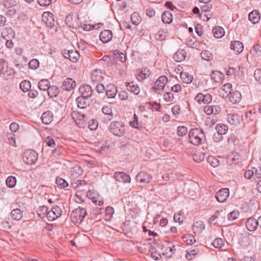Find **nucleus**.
<instances>
[{"label": "nucleus", "mask_w": 261, "mask_h": 261, "mask_svg": "<svg viewBox=\"0 0 261 261\" xmlns=\"http://www.w3.org/2000/svg\"><path fill=\"white\" fill-rule=\"evenodd\" d=\"M180 76L183 82L186 84L191 83L193 80V75L186 72H181Z\"/></svg>", "instance_id": "nucleus-36"}, {"label": "nucleus", "mask_w": 261, "mask_h": 261, "mask_svg": "<svg viewBox=\"0 0 261 261\" xmlns=\"http://www.w3.org/2000/svg\"><path fill=\"white\" fill-rule=\"evenodd\" d=\"M53 114L49 111L45 112L43 113L41 119L44 124H49L53 120Z\"/></svg>", "instance_id": "nucleus-33"}, {"label": "nucleus", "mask_w": 261, "mask_h": 261, "mask_svg": "<svg viewBox=\"0 0 261 261\" xmlns=\"http://www.w3.org/2000/svg\"><path fill=\"white\" fill-rule=\"evenodd\" d=\"M239 214V211L234 210L227 215V219L229 221H232L238 218Z\"/></svg>", "instance_id": "nucleus-52"}, {"label": "nucleus", "mask_w": 261, "mask_h": 261, "mask_svg": "<svg viewBox=\"0 0 261 261\" xmlns=\"http://www.w3.org/2000/svg\"><path fill=\"white\" fill-rule=\"evenodd\" d=\"M88 98L82 96H79L76 99V102L77 106L80 109H84L89 106V101Z\"/></svg>", "instance_id": "nucleus-28"}, {"label": "nucleus", "mask_w": 261, "mask_h": 261, "mask_svg": "<svg viewBox=\"0 0 261 261\" xmlns=\"http://www.w3.org/2000/svg\"><path fill=\"white\" fill-rule=\"evenodd\" d=\"M230 48L236 53L240 54L243 51L244 45L240 41H234L233 42H231L230 44Z\"/></svg>", "instance_id": "nucleus-25"}, {"label": "nucleus", "mask_w": 261, "mask_h": 261, "mask_svg": "<svg viewBox=\"0 0 261 261\" xmlns=\"http://www.w3.org/2000/svg\"><path fill=\"white\" fill-rule=\"evenodd\" d=\"M62 213V211L60 207L58 205L54 206L47 214V219L49 221H53L60 217Z\"/></svg>", "instance_id": "nucleus-7"}, {"label": "nucleus", "mask_w": 261, "mask_h": 261, "mask_svg": "<svg viewBox=\"0 0 261 261\" xmlns=\"http://www.w3.org/2000/svg\"><path fill=\"white\" fill-rule=\"evenodd\" d=\"M188 129L184 126H178L177 128V134L179 136L182 137L187 134Z\"/></svg>", "instance_id": "nucleus-59"}, {"label": "nucleus", "mask_w": 261, "mask_h": 261, "mask_svg": "<svg viewBox=\"0 0 261 261\" xmlns=\"http://www.w3.org/2000/svg\"><path fill=\"white\" fill-rule=\"evenodd\" d=\"M154 37L156 40L162 41L166 39L167 37L166 33L163 30H160L155 34Z\"/></svg>", "instance_id": "nucleus-51"}, {"label": "nucleus", "mask_w": 261, "mask_h": 261, "mask_svg": "<svg viewBox=\"0 0 261 261\" xmlns=\"http://www.w3.org/2000/svg\"><path fill=\"white\" fill-rule=\"evenodd\" d=\"M227 121L232 125H237L239 123V117L237 114H229L227 116Z\"/></svg>", "instance_id": "nucleus-38"}, {"label": "nucleus", "mask_w": 261, "mask_h": 261, "mask_svg": "<svg viewBox=\"0 0 261 261\" xmlns=\"http://www.w3.org/2000/svg\"><path fill=\"white\" fill-rule=\"evenodd\" d=\"M213 245L215 248L220 249L224 246L223 241L220 238H217L213 242Z\"/></svg>", "instance_id": "nucleus-54"}, {"label": "nucleus", "mask_w": 261, "mask_h": 261, "mask_svg": "<svg viewBox=\"0 0 261 261\" xmlns=\"http://www.w3.org/2000/svg\"><path fill=\"white\" fill-rule=\"evenodd\" d=\"M73 15L72 14H68L65 19V22L67 25H68L69 27H73Z\"/></svg>", "instance_id": "nucleus-63"}, {"label": "nucleus", "mask_w": 261, "mask_h": 261, "mask_svg": "<svg viewBox=\"0 0 261 261\" xmlns=\"http://www.w3.org/2000/svg\"><path fill=\"white\" fill-rule=\"evenodd\" d=\"M38 154L34 150L28 149L23 153L22 159L24 162L28 165H33L38 160Z\"/></svg>", "instance_id": "nucleus-3"}, {"label": "nucleus", "mask_w": 261, "mask_h": 261, "mask_svg": "<svg viewBox=\"0 0 261 261\" xmlns=\"http://www.w3.org/2000/svg\"><path fill=\"white\" fill-rule=\"evenodd\" d=\"M199 252V250L197 248L192 250H190L187 251V253L186 254V257L188 260H192L193 259V257L195 255H196Z\"/></svg>", "instance_id": "nucleus-47"}, {"label": "nucleus", "mask_w": 261, "mask_h": 261, "mask_svg": "<svg viewBox=\"0 0 261 261\" xmlns=\"http://www.w3.org/2000/svg\"><path fill=\"white\" fill-rule=\"evenodd\" d=\"M257 222V219L255 218L250 217L248 219L246 222V226L247 229L249 231H254L258 225Z\"/></svg>", "instance_id": "nucleus-21"}, {"label": "nucleus", "mask_w": 261, "mask_h": 261, "mask_svg": "<svg viewBox=\"0 0 261 261\" xmlns=\"http://www.w3.org/2000/svg\"><path fill=\"white\" fill-rule=\"evenodd\" d=\"M184 240L189 245L193 244L196 242L195 237L192 234H189L185 236L184 237Z\"/></svg>", "instance_id": "nucleus-55"}, {"label": "nucleus", "mask_w": 261, "mask_h": 261, "mask_svg": "<svg viewBox=\"0 0 261 261\" xmlns=\"http://www.w3.org/2000/svg\"><path fill=\"white\" fill-rule=\"evenodd\" d=\"M56 184L62 188H66L68 186V183L64 179L57 177L56 178Z\"/></svg>", "instance_id": "nucleus-53"}, {"label": "nucleus", "mask_w": 261, "mask_h": 261, "mask_svg": "<svg viewBox=\"0 0 261 261\" xmlns=\"http://www.w3.org/2000/svg\"><path fill=\"white\" fill-rule=\"evenodd\" d=\"M83 169L79 165L73 166L71 169V175L73 178H77L83 175Z\"/></svg>", "instance_id": "nucleus-34"}, {"label": "nucleus", "mask_w": 261, "mask_h": 261, "mask_svg": "<svg viewBox=\"0 0 261 261\" xmlns=\"http://www.w3.org/2000/svg\"><path fill=\"white\" fill-rule=\"evenodd\" d=\"M228 97L230 102L233 104H236L240 102L241 99L242 95L239 91L235 90L234 91H232Z\"/></svg>", "instance_id": "nucleus-19"}, {"label": "nucleus", "mask_w": 261, "mask_h": 261, "mask_svg": "<svg viewBox=\"0 0 261 261\" xmlns=\"http://www.w3.org/2000/svg\"><path fill=\"white\" fill-rule=\"evenodd\" d=\"M29 66L30 69H36L39 67V62L38 60L34 59L30 61Z\"/></svg>", "instance_id": "nucleus-56"}, {"label": "nucleus", "mask_w": 261, "mask_h": 261, "mask_svg": "<svg viewBox=\"0 0 261 261\" xmlns=\"http://www.w3.org/2000/svg\"><path fill=\"white\" fill-rule=\"evenodd\" d=\"M149 75V71L148 68L142 69L139 73L137 74L136 77L138 81H142L147 78Z\"/></svg>", "instance_id": "nucleus-37"}, {"label": "nucleus", "mask_w": 261, "mask_h": 261, "mask_svg": "<svg viewBox=\"0 0 261 261\" xmlns=\"http://www.w3.org/2000/svg\"><path fill=\"white\" fill-rule=\"evenodd\" d=\"M205 228V225L202 221H198L193 225L192 230L195 233H200Z\"/></svg>", "instance_id": "nucleus-29"}, {"label": "nucleus", "mask_w": 261, "mask_h": 261, "mask_svg": "<svg viewBox=\"0 0 261 261\" xmlns=\"http://www.w3.org/2000/svg\"><path fill=\"white\" fill-rule=\"evenodd\" d=\"M138 116L134 114V116L132 118V120H131L129 122V124L131 126L135 128H139V124H138Z\"/></svg>", "instance_id": "nucleus-58"}, {"label": "nucleus", "mask_w": 261, "mask_h": 261, "mask_svg": "<svg viewBox=\"0 0 261 261\" xmlns=\"http://www.w3.org/2000/svg\"><path fill=\"white\" fill-rule=\"evenodd\" d=\"M168 82V79L166 76L163 75L159 77L152 87V90L156 93H160Z\"/></svg>", "instance_id": "nucleus-4"}, {"label": "nucleus", "mask_w": 261, "mask_h": 261, "mask_svg": "<svg viewBox=\"0 0 261 261\" xmlns=\"http://www.w3.org/2000/svg\"><path fill=\"white\" fill-rule=\"evenodd\" d=\"M117 92V88L113 84H110L107 86L106 89V93L109 98H114Z\"/></svg>", "instance_id": "nucleus-26"}, {"label": "nucleus", "mask_w": 261, "mask_h": 261, "mask_svg": "<svg viewBox=\"0 0 261 261\" xmlns=\"http://www.w3.org/2000/svg\"><path fill=\"white\" fill-rule=\"evenodd\" d=\"M91 79L94 82H100L103 79V73L101 70L95 69L91 73Z\"/></svg>", "instance_id": "nucleus-22"}, {"label": "nucleus", "mask_w": 261, "mask_h": 261, "mask_svg": "<svg viewBox=\"0 0 261 261\" xmlns=\"http://www.w3.org/2000/svg\"><path fill=\"white\" fill-rule=\"evenodd\" d=\"M174 99L173 94L171 92H166L164 95V99L166 102H171Z\"/></svg>", "instance_id": "nucleus-61"}, {"label": "nucleus", "mask_w": 261, "mask_h": 261, "mask_svg": "<svg viewBox=\"0 0 261 261\" xmlns=\"http://www.w3.org/2000/svg\"><path fill=\"white\" fill-rule=\"evenodd\" d=\"M186 51L185 49H179L173 56V58L176 62H180L184 60L186 57Z\"/></svg>", "instance_id": "nucleus-30"}, {"label": "nucleus", "mask_w": 261, "mask_h": 261, "mask_svg": "<svg viewBox=\"0 0 261 261\" xmlns=\"http://www.w3.org/2000/svg\"><path fill=\"white\" fill-rule=\"evenodd\" d=\"M193 158L195 162L199 163L204 160L205 154L202 152H197L193 154Z\"/></svg>", "instance_id": "nucleus-49"}, {"label": "nucleus", "mask_w": 261, "mask_h": 261, "mask_svg": "<svg viewBox=\"0 0 261 261\" xmlns=\"http://www.w3.org/2000/svg\"><path fill=\"white\" fill-rule=\"evenodd\" d=\"M127 90L130 91L134 94L137 95L140 91V88L138 85L134 84V82H126L125 83Z\"/></svg>", "instance_id": "nucleus-27"}, {"label": "nucleus", "mask_w": 261, "mask_h": 261, "mask_svg": "<svg viewBox=\"0 0 261 261\" xmlns=\"http://www.w3.org/2000/svg\"><path fill=\"white\" fill-rule=\"evenodd\" d=\"M106 217L107 219H111L114 214V209L112 207L108 206L106 209Z\"/></svg>", "instance_id": "nucleus-57"}, {"label": "nucleus", "mask_w": 261, "mask_h": 261, "mask_svg": "<svg viewBox=\"0 0 261 261\" xmlns=\"http://www.w3.org/2000/svg\"><path fill=\"white\" fill-rule=\"evenodd\" d=\"M201 58L206 61H211L213 59L212 54L208 50H203L201 53Z\"/></svg>", "instance_id": "nucleus-50"}, {"label": "nucleus", "mask_w": 261, "mask_h": 261, "mask_svg": "<svg viewBox=\"0 0 261 261\" xmlns=\"http://www.w3.org/2000/svg\"><path fill=\"white\" fill-rule=\"evenodd\" d=\"M49 81L46 79H43L38 83V87L40 90L47 91L49 87Z\"/></svg>", "instance_id": "nucleus-42"}, {"label": "nucleus", "mask_w": 261, "mask_h": 261, "mask_svg": "<svg viewBox=\"0 0 261 261\" xmlns=\"http://www.w3.org/2000/svg\"><path fill=\"white\" fill-rule=\"evenodd\" d=\"M229 195V189L227 188L222 189L216 194V198L219 202H223L226 200Z\"/></svg>", "instance_id": "nucleus-11"}, {"label": "nucleus", "mask_w": 261, "mask_h": 261, "mask_svg": "<svg viewBox=\"0 0 261 261\" xmlns=\"http://www.w3.org/2000/svg\"><path fill=\"white\" fill-rule=\"evenodd\" d=\"M232 85L230 83H226L223 85L219 90L220 95L223 97H227L232 92Z\"/></svg>", "instance_id": "nucleus-16"}, {"label": "nucleus", "mask_w": 261, "mask_h": 261, "mask_svg": "<svg viewBox=\"0 0 261 261\" xmlns=\"http://www.w3.org/2000/svg\"><path fill=\"white\" fill-rule=\"evenodd\" d=\"M6 182L7 187L10 188H13L16 185V178L14 176H10L6 179Z\"/></svg>", "instance_id": "nucleus-46"}, {"label": "nucleus", "mask_w": 261, "mask_h": 261, "mask_svg": "<svg viewBox=\"0 0 261 261\" xmlns=\"http://www.w3.org/2000/svg\"><path fill=\"white\" fill-rule=\"evenodd\" d=\"M225 216V214L223 211H216L209 219L208 222L210 223H214L216 225L217 222H214L215 220L218 219L220 222L224 221Z\"/></svg>", "instance_id": "nucleus-15"}, {"label": "nucleus", "mask_w": 261, "mask_h": 261, "mask_svg": "<svg viewBox=\"0 0 261 261\" xmlns=\"http://www.w3.org/2000/svg\"><path fill=\"white\" fill-rule=\"evenodd\" d=\"M109 131L114 136L121 137L124 135L125 129L124 123L120 121H113L109 126Z\"/></svg>", "instance_id": "nucleus-1"}, {"label": "nucleus", "mask_w": 261, "mask_h": 261, "mask_svg": "<svg viewBox=\"0 0 261 261\" xmlns=\"http://www.w3.org/2000/svg\"><path fill=\"white\" fill-rule=\"evenodd\" d=\"M204 113L208 115H217L221 112V108L218 105H208L204 108Z\"/></svg>", "instance_id": "nucleus-13"}, {"label": "nucleus", "mask_w": 261, "mask_h": 261, "mask_svg": "<svg viewBox=\"0 0 261 261\" xmlns=\"http://www.w3.org/2000/svg\"><path fill=\"white\" fill-rule=\"evenodd\" d=\"M162 21L165 23L169 24L172 21V15L168 11H165L162 15Z\"/></svg>", "instance_id": "nucleus-35"}, {"label": "nucleus", "mask_w": 261, "mask_h": 261, "mask_svg": "<svg viewBox=\"0 0 261 261\" xmlns=\"http://www.w3.org/2000/svg\"><path fill=\"white\" fill-rule=\"evenodd\" d=\"M249 20L253 23H257L260 19V14L257 10H253L249 14Z\"/></svg>", "instance_id": "nucleus-31"}, {"label": "nucleus", "mask_w": 261, "mask_h": 261, "mask_svg": "<svg viewBox=\"0 0 261 261\" xmlns=\"http://www.w3.org/2000/svg\"><path fill=\"white\" fill-rule=\"evenodd\" d=\"M141 17L139 15L138 13L134 12L132 14L131 21L133 24L137 25L141 22Z\"/></svg>", "instance_id": "nucleus-48"}, {"label": "nucleus", "mask_w": 261, "mask_h": 261, "mask_svg": "<svg viewBox=\"0 0 261 261\" xmlns=\"http://www.w3.org/2000/svg\"><path fill=\"white\" fill-rule=\"evenodd\" d=\"M151 176L145 172L139 173L136 176V179L141 183H148L151 179Z\"/></svg>", "instance_id": "nucleus-14"}, {"label": "nucleus", "mask_w": 261, "mask_h": 261, "mask_svg": "<svg viewBox=\"0 0 261 261\" xmlns=\"http://www.w3.org/2000/svg\"><path fill=\"white\" fill-rule=\"evenodd\" d=\"M214 36L217 38H220L224 35V29L220 27H216L213 30Z\"/></svg>", "instance_id": "nucleus-40"}, {"label": "nucleus", "mask_w": 261, "mask_h": 261, "mask_svg": "<svg viewBox=\"0 0 261 261\" xmlns=\"http://www.w3.org/2000/svg\"><path fill=\"white\" fill-rule=\"evenodd\" d=\"M4 39H12L14 37V31L11 28H5L2 32Z\"/></svg>", "instance_id": "nucleus-24"}, {"label": "nucleus", "mask_w": 261, "mask_h": 261, "mask_svg": "<svg viewBox=\"0 0 261 261\" xmlns=\"http://www.w3.org/2000/svg\"><path fill=\"white\" fill-rule=\"evenodd\" d=\"M62 54L65 59H69L73 63L76 62L80 58L79 53L75 50L64 49L62 51Z\"/></svg>", "instance_id": "nucleus-6"}, {"label": "nucleus", "mask_w": 261, "mask_h": 261, "mask_svg": "<svg viewBox=\"0 0 261 261\" xmlns=\"http://www.w3.org/2000/svg\"><path fill=\"white\" fill-rule=\"evenodd\" d=\"M112 36L111 31L105 30L100 33L99 38L103 43H107L112 39Z\"/></svg>", "instance_id": "nucleus-23"}, {"label": "nucleus", "mask_w": 261, "mask_h": 261, "mask_svg": "<svg viewBox=\"0 0 261 261\" xmlns=\"http://www.w3.org/2000/svg\"><path fill=\"white\" fill-rule=\"evenodd\" d=\"M45 143L47 146L54 148L56 146L54 140L51 137H47L45 139Z\"/></svg>", "instance_id": "nucleus-64"}, {"label": "nucleus", "mask_w": 261, "mask_h": 261, "mask_svg": "<svg viewBox=\"0 0 261 261\" xmlns=\"http://www.w3.org/2000/svg\"><path fill=\"white\" fill-rule=\"evenodd\" d=\"M92 87L89 85H85L81 86L79 88V92L81 96L89 98L92 94Z\"/></svg>", "instance_id": "nucleus-18"}, {"label": "nucleus", "mask_w": 261, "mask_h": 261, "mask_svg": "<svg viewBox=\"0 0 261 261\" xmlns=\"http://www.w3.org/2000/svg\"><path fill=\"white\" fill-rule=\"evenodd\" d=\"M195 99L199 104L202 103L208 104L211 102L212 100V96L208 93L204 94L202 93H199L195 96Z\"/></svg>", "instance_id": "nucleus-8"}, {"label": "nucleus", "mask_w": 261, "mask_h": 261, "mask_svg": "<svg viewBox=\"0 0 261 261\" xmlns=\"http://www.w3.org/2000/svg\"><path fill=\"white\" fill-rule=\"evenodd\" d=\"M87 214L86 210L83 207H79L73 212L72 217L77 221L81 222Z\"/></svg>", "instance_id": "nucleus-9"}, {"label": "nucleus", "mask_w": 261, "mask_h": 261, "mask_svg": "<svg viewBox=\"0 0 261 261\" xmlns=\"http://www.w3.org/2000/svg\"><path fill=\"white\" fill-rule=\"evenodd\" d=\"M223 74L218 71H213L211 74V79L216 83L220 82L222 77Z\"/></svg>", "instance_id": "nucleus-43"}, {"label": "nucleus", "mask_w": 261, "mask_h": 261, "mask_svg": "<svg viewBox=\"0 0 261 261\" xmlns=\"http://www.w3.org/2000/svg\"><path fill=\"white\" fill-rule=\"evenodd\" d=\"M48 208L46 206H41L38 208L37 213L38 216L41 218H47L48 214Z\"/></svg>", "instance_id": "nucleus-39"}, {"label": "nucleus", "mask_w": 261, "mask_h": 261, "mask_svg": "<svg viewBox=\"0 0 261 261\" xmlns=\"http://www.w3.org/2000/svg\"><path fill=\"white\" fill-rule=\"evenodd\" d=\"M12 218L13 219L19 220L22 217V212L18 208L14 209L11 213Z\"/></svg>", "instance_id": "nucleus-45"}, {"label": "nucleus", "mask_w": 261, "mask_h": 261, "mask_svg": "<svg viewBox=\"0 0 261 261\" xmlns=\"http://www.w3.org/2000/svg\"><path fill=\"white\" fill-rule=\"evenodd\" d=\"M31 88V85L29 81L24 80L20 84V88L23 92H28Z\"/></svg>", "instance_id": "nucleus-44"}, {"label": "nucleus", "mask_w": 261, "mask_h": 261, "mask_svg": "<svg viewBox=\"0 0 261 261\" xmlns=\"http://www.w3.org/2000/svg\"><path fill=\"white\" fill-rule=\"evenodd\" d=\"M114 177L117 181L123 183H129L131 180L130 176L123 172H116Z\"/></svg>", "instance_id": "nucleus-12"}, {"label": "nucleus", "mask_w": 261, "mask_h": 261, "mask_svg": "<svg viewBox=\"0 0 261 261\" xmlns=\"http://www.w3.org/2000/svg\"><path fill=\"white\" fill-rule=\"evenodd\" d=\"M207 161L214 167H217L219 165V160L213 156L208 157Z\"/></svg>", "instance_id": "nucleus-60"}, {"label": "nucleus", "mask_w": 261, "mask_h": 261, "mask_svg": "<svg viewBox=\"0 0 261 261\" xmlns=\"http://www.w3.org/2000/svg\"><path fill=\"white\" fill-rule=\"evenodd\" d=\"M76 86L75 82L70 78L66 79L62 84V88L64 90L70 91Z\"/></svg>", "instance_id": "nucleus-20"}, {"label": "nucleus", "mask_w": 261, "mask_h": 261, "mask_svg": "<svg viewBox=\"0 0 261 261\" xmlns=\"http://www.w3.org/2000/svg\"><path fill=\"white\" fill-rule=\"evenodd\" d=\"M203 137H204V134L202 129L197 128L191 129L189 133V141L195 146L201 143Z\"/></svg>", "instance_id": "nucleus-2"}, {"label": "nucleus", "mask_w": 261, "mask_h": 261, "mask_svg": "<svg viewBox=\"0 0 261 261\" xmlns=\"http://www.w3.org/2000/svg\"><path fill=\"white\" fill-rule=\"evenodd\" d=\"M60 90L58 87L55 86H49L47 93L48 96L51 98L57 97L59 94Z\"/></svg>", "instance_id": "nucleus-32"}, {"label": "nucleus", "mask_w": 261, "mask_h": 261, "mask_svg": "<svg viewBox=\"0 0 261 261\" xmlns=\"http://www.w3.org/2000/svg\"><path fill=\"white\" fill-rule=\"evenodd\" d=\"M217 133L223 136L226 134L228 130V126L224 124H218L216 126Z\"/></svg>", "instance_id": "nucleus-41"}, {"label": "nucleus", "mask_w": 261, "mask_h": 261, "mask_svg": "<svg viewBox=\"0 0 261 261\" xmlns=\"http://www.w3.org/2000/svg\"><path fill=\"white\" fill-rule=\"evenodd\" d=\"M102 112L106 116L103 118L105 122H108L113 117L112 106L111 105L105 106L102 108Z\"/></svg>", "instance_id": "nucleus-17"}, {"label": "nucleus", "mask_w": 261, "mask_h": 261, "mask_svg": "<svg viewBox=\"0 0 261 261\" xmlns=\"http://www.w3.org/2000/svg\"><path fill=\"white\" fill-rule=\"evenodd\" d=\"M86 196L96 205L100 206L103 204L102 198L95 191L89 190L86 193Z\"/></svg>", "instance_id": "nucleus-5"}, {"label": "nucleus", "mask_w": 261, "mask_h": 261, "mask_svg": "<svg viewBox=\"0 0 261 261\" xmlns=\"http://www.w3.org/2000/svg\"><path fill=\"white\" fill-rule=\"evenodd\" d=\"M42 21L46 26L51 28L54 25V18L53 14L49 12H45L42 14Z\"/></svg>", "instance_id": "nucleus-10"}, {"label": "nucleus", "mask_w": 261, "mask_h": 261, "mask_svg": "<svg viewBox=\"0 0 261 261\" xmlns=\"http://www.w3.org/2000/svg\"><path fill=\"white\" fill-rule=\"evenodd\" d=\"M175 250L174 246H173L172 248L169 247L166 249L163 254L166 256L167 257H170L173 255Z\"/></svg>", "instance_id": "nucleus-62"}]
</instances>
